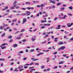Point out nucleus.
Returning <instances> with one entry per match:
<instances>
[{
  "instance_id": "60",
  "label": "nucleus",
  "mask_w": 73,
  "mask_h": 73,
  "mask_svg": "<svg viewBox=\"0 0 73 73\" xmlns=\"http://www.w3.org/2000/svg\"><path fill=\"white\" fill-rule=\"evenodd\" d=\"M26 52L27 53L28 52V49H26Z\"/></svg>"
},
{
  "instance_id": "19",
  "label": "nucleus",
  "mask_w": 73,
  "mask_h": 73,
  "mask_svg": "<svg viewBox=\"0 0 73 73\" xmlns=\"http://www.w3.org/2000/svg\"><path fill=\"white\" fill-rule=\"evenodd\" d=\"M27 41V40L25 39H24L22 40V41H23V42H25L26 41Z\"/></svg>"
},
{
  "instance_id": "51",
  "label": "nucleus",
  "mask_w": 73,
  "mask_h": 73,
  "mask_svg": "<svg viewBox=\"0 0 73 73\" xmlns=\"http://www.w3.org/2000/svg\"><path fill=\"white\" fill-rule=\"evenodd\" d=\"M37 7H38V8H40V7H41L40 5H37Z\"/></svg>"
},
{
  "instance_id": "18",
  "label": "nucleus",
  "mask_w": 73,
  "mask_h": 73,
  "mask_svg": "<svg viewBox=\"0 0 73 73\" xmlns=\"http://www.w3.org/2000/svg\"><path fill=\"white\" fill-rule=\"evenodd\" d=\"M20 53H23V51H21L19 52V53H18V54H19V55H20Z\"/></svg>"
},
{
  "instance_id": "33",
  "label": "nucleus",
  "mask_w": 73,
  "mask_h": 73,
  "mask_svg": "<svg viewBox=\"0 0 73 73\" xmlns=\"http://www.w3.org/2000/svg\"><path fill=\"white\" fill-rule=\"evenodd\" d=\"M58 68V67L57 66H55L53 68V69H57Z\"/></svg>"
},
{
  "instance_id": "24",
  "label": "nucleus",
  "mask_w": 73,
  "mask_h": 73,
  "mask_svg": "<svg viewBox=\"0 0 73 73\" xmlns=\"http://www.w3.org/2000/svg\"><path fill=\"white\" fill-rule=\"evenodd\" d=\"M35 69H32L30 71V72H33V70H35Z\"/></svg>"
},
{
  "instance_id": "10",
  "label": "nucleus",
  "mask_w": 73,
  "mask_h": 73,
  "mask_svg": "<svg viewBox=\"0 0 73 73\" xmlns=\"http://www.w3.org/2000/svg\"><path fill=\"white\" fill-rule=\"evenodd\" d=\"M65 48L66 47L64 46H63L61 47V48L62 50H64V49H65Z\"/></svg>"
},
{
  "instance_id": "37",
  "label": "nucleus",
  "mask_w": 73,
  "mask_h": 73,
  "mask_svg": "<svg viewBox=\"0 0 73 73\" xmlns=\"http://www.w3.org/2000/svg\"><path fill=\"white\" fill-rule=\"evenodd\" d=\"M45 28V26H42L41 27L42 29H44V28Z\"/></svg>"
},
{
  "instance_id": "54",
  "label": "nucleus",
  "mask_w": 73,
  "mask_h": 73,
  "mask_svg": "<svg viewBox=\"0 0 73 73\" xmlns=\"http://www.w3.org/2000/svg\"><path fill=\"white\" fill-rule=\"evenodd\" d=\"M36 16L37 17L39 16V14L38 13L36 15Z\"/></svg>"
},
{
  "instance_id": "27",
  "label": "nucleus",
  "mask_w": 73,
  "mask_h": 73,
  "mask_svg": "<svg viewBox=\"0 0 73 73\" xmlns=\"http://www.w3.org/2000/svg\"><path fill=\"white\" fill-rule=\"evenodd\" d=\"M14 72H18V70L17 69V68H16L15 70H14Z\"/></svg>"
},
{
  "instance_id": "50",
  "label": "nucleus",
  "mask_w": 73,
  "mask_h": 73,
  "mask_svg": "<svg viewBox=\"0 0 73 73\" xmlns=\"http://www.w3.org/2000/svg\"><path fill=\"white\" fill-rule=\"evenodd\" d=\"M50 70V69L49 68H48L47 69V71H49V70Z\"/></svg>"
},
{
  "instance_id": "46",
  "label": "nucleus",
  "mask_w": 73,
  "mask_h": 73,
  "mask_svg": "<svg viewBox=\"0 0 73 73\" xmlns=\"http://www.w3.org/2000/svg\"><path fill=\"white\" fill-rule=\"evenodd\" d=\"M27 58L25 57V58H23V60H27Z\"/></svg>"
},
{
  "instance_id": "32",
  "label": "nucleus",
  "mask_w": 73,
  "mask_h": 73,
  "mask_svg": "<svg viewBox=\"0 0 73 73\" xmlns=\"http://www.w3.org/2000/svg\"><path fill=\"white\" fill-rule=\"evenodd\" d=\"M34 65V63L33 62H32L30 64V65Z\"/></svg>"
},
{
  "instance_id": "9",
  "label": "nucleus",
  "mask_w": 73,
  "mask_h": 73,
  "mask_svg": "<svg viewBox=\"0 0 73 73\" xmlns=\"http://www.w3.org/2000/svg\"><path fill=\"white\" fill-rule=\"evenodd\" d=\"M16 21H17V19H13L12 21L13 23H14V22H16Z\"/></svg>"
},
{
  "instance_id": "14",
  "label": "nucleus",
  "mask_w": 73,
  "mask_h": 73,
  "mask_svg": "<svg viewBox=\"0 0 73 73\" xmlns=\"http://www.w3.org/2000/svg\"><path fill=\"white\" fill-rule=\"evenodd\" d=\"M61 5V3H59L57 4V6H59V5Z\"/></svg>"
},
{
  "instance_id": "11",
  "label": "nucleus",
  "mask_w": 73,
  "mask_h": 73,
  "mask_svg": "<svg viewBox=\"0 0 73 73\" xmlns=\"http://www.w3.org/2000/svg\"><path fill=\"white\" fill-rule=\"evenodd\" d=\"M67 17V16H66V15H65L64 16V17H63L62 18V19H65L66 17Z\"/></svg>"
},
{
  "instance_id": "2",
  "label": "nucleus",
  "mask_w": 73,
  "mask_h": 73,
  "mask_svg": "<svg viewBox=\"0 0 73 73\" xmlns=\"http://www.w3.org/2000/svg\"><path fill=\"white\" fill-rule=\"evenodd\" d=\"M27 19L25 18L23 20V24H24L25 23L27 22Z\"/></svg>"
},
{
  "instance_id": "55",
  "label": "nucleus",
  "mask_w": 73,
  "mask_h": 73,
  "mask_svg": "<svg viewBox=\"0 0 73 73\" xmlns=\"http://www.w3.org/2000/svg\"><path fill=\"white\" fill-rule=\"evenodd\" d=\"M50 59V58H46V59L47 60H49Z\"/></svg>"
},
{
  "instance_id": "40",
  "label": "nucleus",
  "mask_w": 73,
  "mask_h": 73,
  "mask_svg": "<svg viewBox=\"0 0 73 73\" xmlns=\"http://www.w3.org/2000/svg\"><path fill=\"white\" fill-rule=\"evenodd\" d=\"M62 50V49H61V47L60 48H59L58 49V51H60V50Z\"/></svg>"
},
{
  "instance_id": "12",
  "label": "nucleus",
  "mask_w": 73,
  "mask_h": 73,
  "mask_svg": "<svg viewBox=\"0 0 73 73\" xmlns=\"http://www.w3.org/2000/svg\"><path fill=\"white\" fill-rule=\"evenodd\" d=\"M10 8L11 10L14 9H15V7L13 6H12V7H10Z\"/></svg>"
},
{
  "instance_id": "45",
  "label": "nucleus",
  "mask_w": 73,
  "mask_h": 73,
  "mask_svg": "<svg viewBox=\"0 0 73 73\" xmlns=\"http://www.w3.org/2000/svg\"><path fill=\"white\" fill-rule=\"evenodd\" d=\"M38 60V59H36L35 60H33V61H37V60Z\"/></svg>"
},
{
  "instance_id": "4",
  "label": "nucleus",
  "mask_w": 73,
  "mask_h": 73,
  "mask_svg": "<svg viewBox=\"0 0 73 73\" xmlns=\"http://www.w3.org/2000/svg\"><path fill=\"white\" fill-rule=\"evenodd\" d=\"M58 37L55 38L54 42H57V41H58Z\"/></svg>"
},
{
  "instance_id": "30",
  "label": "nucleus",
  "mask_w": 73,
  "mask_h": 73,
  "mask_svg": "<svg viewBox=\"0 0 73 73\" xmlns=\"http://www.w3.org/2000/svg\"><path fill=\"white\" fill-rule=\"evenodd\" d=\"M25 31V29H22L21 31V32H24Z\"/></svg>"
},
{
  "instance_id": "64",
  "label": "nucleus",
  "mask_w": 73,
  "mask_h": 73,
  "mask_svg": "<svg viewBox=\"0 0 73 73\" xmlns=\"http://www.w3.org/2000/svg\"><path fill=\"white\" fill-rule=\"evenodd\" d=\"M22 15H23V16H25V15H26V14H24V13H23L22 14Z\"/></svg>"
},
{
  "instance_id": "41",
  "label": "nucleus",
  "mask_w": 73,
  "mask_h": 73,
  "mask_svg": "<svg viewBox=\"0 0 73 73\" xmlns=\"http://www.w3.org/2000/svg\"><path fill=\"white\" fill-rule=\"evenodd\" d=\"M5 9H8V6H6L5 8Z\"/></svg>"
},
{
  "instance_id": "53",
  "label": "nucleus",
  "mask_w": 73,
  "mask_h": 73,
  "mask_svg": "<svg viewBox=\"0 0 73 73\" xmlns=\"http://www.w3.org/2000/svg\"><path fill=\"white\" fill-rule=\"evenodd\" d=\"M57 52H54V53H53V54H57Z\"/></svg>"
},
{
  "instance_id": "38",
  "label": "nucleus",
  "mask_w": 73,
  "mask_h": 73,
  "mask_svg": "<svg viewBox=\"0 0 73 73\" xmlns=\"http://www.w3.org/2000/svg\"><path fill=\"white\" fill-rule=\"evenodd\" d=\"M52 8H55V6L53 5V6H52Z\"/></svg>"
},
{
  "instance_id": "15",
  "label": "nucleus",
  "mask_w": 73,
  "mask_h": 73,
  "mask_svg": "<svg viewBox=\"0 0 73 73\" xmlns=\"http://www.w3.org/2000/svg\"><path fill=\"white\" fill-rule=\"evenodd\" d=\"M5 60L4 58H0V61H5Z\"/></svg>"
},
{
  "instance_id": "44",
  "label": "nucleus",
  "mask_w": 73,
  "mask_h": 73,
  "mask_svg": "<svg viewBox=\"0 0 73 73\" xmlns=\"http://www.w3.org/2000/svg\"><path fill=\"white\" fill-rule=\"evenodd\" d=\"M40 55H41V54H44V53L43 52H40L39 53Z\"/></svg>"
},
{
  "instance_id": "58",
  "label": "nucleus",
  "mask_w": 73,
  "mask_h": 73,
  "mask_svg": "<svg viewBox=\"0 0 73 73\" xmlns=\"http://www.w3.org/2000/svg\"><path fill=\"white\" fill-rule=\"evenodd\" d=\"M41 23H44V21H41Z\"/></svg>"
},
{
  "instance_id": "17",
  "label": "nucleus",
  "mask_w": 73,
  "mask_h": 73,
  "mask_svg": "<svg viewBox=\"0 0 73 73\" xmlns=\"http://www.w3.org/2000/svg\"><path fill=\"white\" fill-rule=\"evenodd\" d=\"M21 37L20 36H19L16 38V39H17V40H19V39H21Z\"/></svg>"
},
{
  "instance_id": "16",
  "label": "nucleus",
  "mask_w": 73,
  "mask_h": 73,
  "mask_svg": "<svg viewBox=\"0 0 73 73\" xmlns=\"http://www.w3.org/2000/svg\"><path fill=\"white\" fill-rule=\"evenodd\" d=\"M53 33V31H51V32L50 33V32H49L48 33H47V34H48V35H49V34H50V33Z\"/></svg>"
},
{
  "instance_id": "49",
  "label": "nucleus",
  "mask_w": 73,
  "mask_h": 73,
  "mask_svg": "<svg viewBox=\"0 0 73 73\" xmlns=\"http://www.w3.org/2000/svg\"><path fill=\"white\" fill-rule=\"evenodd\" d=\"M10 10L9 9V10H7V12H9L10 11Z\"/></svg>"
},
{
  "instance_id": "31",
  "label": "nucleus",
  "mask_w": 73,
  "mask_h": 73,
  "mask_svg": "<svg viewBox=\"0 0 73 73\" xmlns=\"http://www.w3.org/2000/svg\"><path fill=\"white\" fill-rule=\"evenodd\" d=\"M20 8V7L19 6H18L16 7V9H19V8Z\"/></svg>"
},
{
  "instance_id": "63",
  "label": "nucleus",
  "mask_w": 73,
  "mask_h": 73,
  "mask_svg": "<svg viewBox=\"0 0 73 73\" xmlns=\"http://www.w3.org/2000/svg\"><path fill=\"white\" fill-rule=\"evenodd\" d=\"M63 7H66V5H65V4L63 5Z\"/></svg>"
},
{
  "instance_id": "35",
  "label": "nucleus",
  "mask_w": 73,
  "mask_h": 73,
  "mask_svg": "<svg viewBox=\"0 0 73 73\" xmlns=\"http://www.w3.org/2000/svg\"><path fill=\"white\" fill-rule=\"evenodd\" d=\"M44 4H42L41 5H40V7L41 8H42V7H43V6H44Z\"/></svg>"
},
{
  "instance_id": "23",
  "label": "nucleus",
  "mask_w": 73,
  "mask_h": 73,
  "mask_svg": "<svg viewBox=\"0 0 73 73\" xmlns=\"http://www.w3.org/2000/svg\"><path fill=\"white\" fill-rule=\"evenodd\" d=\"M17 4V1H14V3H13V4Z\"/></svg>"
},
{
  "instance_id": "43",
  "label": "nucleus",
  "mask_w": 73,
  "mask_h": 73,
  "mask_svg": "<svg viewBox=\"0 0 73 73\" xmlns=\"http://www.w3.org/2000/svg\"><path fill=\"white\" fill-rule=\"evenodd\" d=\"M27 9H31V7H27Z\"/></svg>"
},
{
  "instance_id": "6",
  "label": "nucleus",
  "mask_w": 73,
  "mask_h": 73,
  "mask_svg": "<svg viewBox=\"0 0 73 73\" xmlns=\"http://www.w3.org/2000/svg\"><path fill=\"white\" fill-rule=\"evenodd\" d=\"M17 46H18V45H17V44H13V46L15 48V47Z\"/></svg>"
},
{
  "instance_id": "59",
  "label": "nucleus",
  "mask_w": 73,
  "mask_h": 73,
  "mask_svg": "<svg viewBox=\"0 0 73 73\" xmlns=\"http://www.w3.org/2000/svg\"><path fill=\"white\" fill-rule=\"evenodd\" d=\"M25 65H27L28 66L30 65V64H28V63H27Z\"/></svg>"
},
{
  "instance_id": "7",
  "label": "nucleus",
  "mask_w": 73,
  "mask_h": 73,
  "mask_svg": "<svg viewBox=\"0 0 73 73\" xmlns=\"http://www.w3.org/2000/svg\"><path fill=\"white\" fill-rule=\"evenodd\" d=\"M64 63V62L63 61H61V62H59V64H62Z\"/></svg>"
},
{
  "instance_id": "47",
  "label": "nucleus",
  "mask_w": 73,
  "mask_h": 73,
  "mask_svg": "<svg viewBox=\"0 0 73 73\" xmlns=\"http://www.w3.org/2000/svg\"><path fill=\"white\" fill-rule=\"evenodd\" d=\"M6 45V44L4 43L1 45V46H4V45Z\"/></svg>"
},
{
  "instance_id": "29",
  "label": "nucleus",
  "mask_w": 73,
  "mask_h": 73,
  "mask_svg": "<svg viewBox=\"0 0 73 73\" xmlns=\"http://www.w3.org/2000/svg\"><path fill=\"white\" fill-rule=\"evenodd\" d=\"M5 35V33H3V34L1 36V37H3V36H4Z\"/></svg>"
},
{
  "instance_id": "62",
  "label": "nucleus",
  "mask_w": 73,
  "mask_h": 73,
  "mask_svg": "<svg viewBox=\"0 0 73 73\" xmlns=\"http://www.w3.org/2000/svg\"><path fill=\"white\" fill-rule=\"evenodd\" d=\"M0 72L1 73H3V71H1V70H0Z\"/></svg>"
},
{
  "instance_id": "8",
  "label": "nucleus",
  "mask_w": 73,
  "mask_h": 73,
  "mask_svg": "<svg viewBox=\"0 0 73 73\" xmlns=\"http://www.w3.org/2000/svg\"><path fill=\"white\" fill-rule=\"evenodd\" d=\"M50 3H53V4H55V3H56V2L54 1H51L50 2Z\"/></svg>"
},
{
  "instance_id": "36",
  "label": "nucleus",
  "mask_w": 73,
  "mask_h": 73,
  "mask_svg": "<svg viewBox=\"0 0 73 73\" xmlns=\"http://www.w3.org/2000/svg\"><path fill=\"white\" fill-rule=\"evenodd\" d=\"M22 70H24V69L22 68V69H20L19 70L20 72H21Z\"/></svg>"
},
{
  "instance_id": "61",
  "label": "nucleus",
  "mask_w": 73,
  "mask_h": 73,
  "mask_svg": "<svg viewBox=\"0 0 73 73\" xmlns=\"http://www.w3.org/2000/svg\"><path fill=\"white\" fill-rule=\"evenodd\" d=\"M70 40L71 41H73V38H71Z\"/></svg>"
},
{
  "instance_id": "13",
  "label": "nucleus",
  "mask_w": 73,
  "mask_h": 73,
  "mask_svg": "<svg viewBox=\"0 0 73 73\" xmlns=\"http://www.w3.org/2000/svg\"><path fill=\"white\" fill-rule=\"evenodd\" d=\"M68 8L70 9H73V7L72 6H70V7H68Z\"/></svg>"
},
{
  "instance_id": "22",
  "label": "nucleus",
  "mask_w": 73,
  "mask_h": 73,
  "mask_svg": "<svg viewBox=\"0 0 73 73\" xmlns=\"http://www.w3.org/2000/svg\"><path fill=\"white\" fill-rule=\"evenodd\" d=\"M4 28V26H1V27H0V29H1V30L3 29Z\"/></svg>"
},
{
  "instance_id": "57",
  "label": "nucleus",
  "mask_w": 73,
  "mask_h": 73,
  "mask_svg": "<svg viewBox=\"0 0 73 73\" xmlns=\"http://www.w3.org/2000/svg\"><path fill=\"white\" fill-rule=\"evenodd\" d=\"M14 64V63L13 62L11 63V65H13Z\"/></svg>"
},
{
  "instance_id": "5",
  "label": "nucleus",
  "mask_w": 73,
  "mask_h": 73,
  "mask_svg": "<svg viewBox=\"0 0 73 73\" xmlns=\"http://www.w3.org/2000/svg\"><path fill=\"white\" fill-rule=\"evenodd\" d=\"M64 9H65V8L64 7H62V8H60V11H64Z\"/></svg>"
},
{
  "instance_id": "39",
  "label": "nucleus",
  "mask_w": 73,
  "mask_h": 73,
  "mask_svg": "<svg viewBox=\"0 0 73 73\" xmlns=\"http://www.w3.org/2000/svg\"><path fill=\"white\" fill-rule=\"evenodd\" d=\"M44 66H42L41 67V68L42 69H44Z\"/></svg>"
},
{
  "instance_id": "48",
  "label": "nucleus",
  "mask_w": 73,
  "mask_h": 73,
  "mask_svg": "<svg viewBox=\"0 0 73 73\" xmlns=\"http://www.w3.org/2000/svg\"><path fill=\"white\" fill-rule=\"evenodd\" d=\"M68 15H69V16H72V15L70 13H68Z\"/></svg>"
},
{
  "instance_id": "21",
  "label": "nucleus",
  "mask_w": 73,
  "mask_h": 73,
  "mask_svg": "<svg viewBox=\"0 0 73 73\" xmlns=\"http://www.w3.org/2000/svg\"><path fill=\"white\" fill-rule=\"evenodd\" d=\"M5 48H6V46H4L1 47L2 49H5Z\"/></svg>"
},
{
  "instance_id": "25",
  "label": "nucleus",
  "mask_w": 73,
  "mask_h": 73,
  "mask_svg": "<svg viewBox=\"0 0 73 73\" xmlns=\"http://www.w3.org/2000/svg\"><path fill=\"white\" fill-rule=\"evenodd\" d=\"M31 40H32L33 42V41H35V40H36V39L33 38H31Z\"/></svg>"
},
{
  "instance_id": "34",
  "label": "nucleus",
  "mask_w": 73,
  "mask_h": 73,
  "mask_svg": "<svg viewBox=\"0 0 73 73\" xmlns=\"http://www.w3.org/2000/svg\"><path fill=\"white\" fill-rule=\"evenodd\" d=\"M25 4H30V2H27L25 3Z\"/></svg>"
},
{
  "instance_id": "42",
  "label": "nucleus",
  "mask_w": 73,
  "mask_h": 73,
  "mask_svg": "<svg viewBox=\"0 0 73 73\" xmlns=\"http://www.w3.org/2000/svg\"><path fill=\"white\" fill-rule=\"evenodd\" d=\"M13 6H14L15 7V8H16V7H16V6H17V4L14 5H13Z\"/></svg>"
},
{
  "instance_id": "56",
  "label": "nucleus",
  "mask_w": 73,
  "mask_h": 73,
  "mask_svg": "<svg viewBox=\"0 0 73 73\" xmlns=\"http://www.w3.org/2000/svg\"><path fill=\"white\" fill-rule=\"evenodd\" d=\"M63 56H64V57H66V55L65 54H63Z\"/></svg>"
},
{
  "instance_id": "52",
  "label": "nucleus",
  "mask_w": 73,
  "mask_h": 73,
  "mask_svg": "<svg viewBox=\"0 0 73 73\" xmlns=\"http://www.w3.org/2000/svg\"><path fill=\"white\" fill-rule=\"evenodd\" d=\"M56 29H60V27H56Z\"/></svg>"
},
{
  "instance_id": "28",
  "label": "nucleus",
  "mask_w": 73,
  "mask_h": 73,
  "mask_svg": "<svg viewBox=\"0 0 73 73\" xmlns=\"http://www.w3.org/2000/svg\"><path fill=\"white\" fill-rule=\"evenodd\" d=\"M13 40L12 39H11L10 40H9V42H12V41H13Z\"/></svg>"
},
{
  "instance_id": "1",
  "label": "nucleus",
  "mask_w": 73,
  "mask_h": 73,
  "mask_svg": "<svg viewBox=\"0 0 73 73\" xmlns=\"http://www.w3.org/2000/svg\"><path fill=\"white\" fill-rule=\"evenodd\" d=\"M73 25V23H71V24L70 23H69V24L67 23V26H68V27H71V26H72V25Z\"/></svg>"
},
{
  "instance_id": "26",
  "label": "nucleus",
  "mask_w": 73,
  "mask_h": 73,
  "mask_svg": "<svg viewBox=\"0 0 73 73\" xmlns=\"http://www.w3.org/2000/svg\"><path fill=\"white\" fill-rule=\"evenodd\" d=\"M34 51H35V50H34V49H31L30 50V52H34Z\"/></svg>"
},
{
  "instance_id": "20",
  "label": "nucleus",
  "mask_w": 73,
  "mask_h": 73,
  "mask_svg": "<svg viewBox=\"0 0 73 73\" xmlns=\"http://www.w3.org/2000/svg\"><path fill=\"white\" fill-rule=\"evenodd\" d=\"M12 36H9L7 38H9V39L10 38H12Z\"/></svg>"
},
{
  "instance_id": "3",
  "label": "nucleus",
  "mask_w": 73,
  "mask_h": 73,
  "mask_svg": "<svg viewBox=\"0 0 73 73\" xmlns=\"http://www.w3.org/2000/svg\"><path fill=\"white\" fill-rule=\"evenodd\" d=\"M58 45H62V44H64V43L60 41L58 42Z\"/></svg>"
}]
</instances>
